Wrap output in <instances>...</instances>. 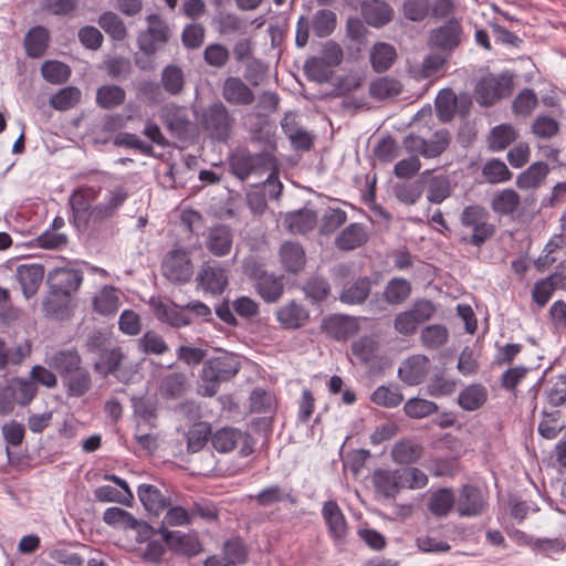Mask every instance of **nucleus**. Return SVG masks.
Wrapping results in <instances>:
<instances>
[{
    "label": "nucleus",
    "instance_id": "58836bf2",
    "mask_svg": "<svg viewBox=\"0 0 566 566\" xmlns=\"http://www.w3.org/2000/svg\"><path fill=\"white\" fill-rule=\"evenodd\" d=\"M189 388L188 378L184 373L175 371L165 375L159 385V392L165 399H178L182 397Z\"/></svg>",
    "mask_w": 566,
    "mask_h": 566
},
{
    "label": "nucleus",
    "instance_id": "a18cd8bd",
    "mask_svg": "<svg viewBox=\"0 0 566 566\" xmlns=\"http://www.w3.org/2000/svg\"><path fill=\"white\" fill-rule=\"evenodd\" d=\"M488 390L481 384H472L465 387L458 396L459 406L467 411L480 409L488 400Z\"/></svg>",
    "mask_w": 566,
    "mask_h": 566
},
{
    "label": "nucleus",
    "instance_id": "338daca9",
    "mask_svg": "<svg viewBox=\"0 0 566 566\" xmlns=\"http://www.w3.org/2000/svg\"><path fill=\"white\" fill-rule=\"evenodd\" d=\"M98 24L113 40L123 41L127 36L123 20L112 11L102 13Z\"/></svg>",
    "mask_w": 566,
    "mask_h": 566
},
{
    "label": "nucleus",
    "instance_id": "603ef678",
    "mask_svg": "<svg viewBox=\"0 0 566 566\" xmlns=\"http://www.w3.org/2000/svg\"><path fill=\"white\" fill-rule=\"evenodd\" d=\"M242 438V431L231 427H223L211 436V443L219 453H228L235 449Z\"/></svg>",
    "mask_w": 566,
    "mask_h": 566
},
{
    "label": "nucleus",
    "instance_id": "09e8293b",
    "mask_svg": "<svg viewBox=\"0 0 566 566\" xmlns=\"http://www.w3.org/2000/svg\"><path fill=\"white\" fill-rule=\"evenodd\" d=\"M126 92L115 84L102 85L96 91V104L103 109H114L124 104Z\"/></svg>",
    "mask_w": 566,
    "mask_h": 566
},
{
    "label": "nucleus",
    "instance_id": "9b49d317",
    "mask_svg": "<svg viewBox=\"0 0 566 566\" xmlns=\"http://www.w3.org/2000/svg\"><path fill=\"white\" fill-rule=\"evenodd\" d=\"M161 273L172 283H188L193 274V265L189 253L182 249L169 251L163 260Z\"/></svg>",
    "mask_w": 566,
    "mask_h": 566
},
{
    "label": "nucleus",
    "instance_id": "f03ea898",
    "mask_svg": "<svg viewBox=\"0 0 566 566\" xmlns=\"http://www.w3.org/2000/svg\"><path fill=\"white\" fill-rule=\"evenodd\" d=\"M196 119L209 139L222 144L231 139L237 126L234 114L219 99L197 112Z\"/></svg>",
    "mask_w": 566,
    "mask_h": 566
},
{
    "label": "nucleus",
    "instance_id": "bb28decb",
    "mask_svg": "<svg viewBox=\"0 0 566 566\" xmlns=\"http://www.w3.org/2000/svg\"><path fill=\"white\" fill-rule=\"evenodd\" d=\"M279 255L282 266L287 273L297 274L305 268V251L296 242H284L280 248Z\"/></svg>",
    "mask_w": 566,
    "mask_h": 566
},
{
    "label": "nucleus",
    "instance_id": "4be33fe9",
    "mask_svg": "<svg viewBox=\"0 0 566 566\" xmlns=\"http://www.w3.org/2000/svg\"><path fill=\"white\" fill-rule=\"evenodd\" d=\"M251 500H254L258 505L268 507L277 503L296 504L297 496L292 486L271 484L261 490L255 495H250Z\"/></svg>",
    "mask_w": 566,
    "mask_h": 566
},
{
    "label": "nucleus",
    "instance_id": "f704fd0d",
    "mask_svg": "<svg viewBox=\"0 0 566 566\" xmlns=\"http://www.w3.org/2000/svg\"><path fill=\"white\" fill-rule=\"evenodd\" d=\"M428 363L426 356H412L399 368L398 376L409 386L418 385L423 381L427 375Z\"/></svg>",
    "mask_w": 566,
    "mask_h": 566
},
{
    "label": "nucleus",
    "instance_id": "de8ad7c7",
    "mask_svg": "<svg viewBox=\"0 0 566 566\" xmlns=\"http://www.w3.org/2000/svg\"><path fill=\"white\" fill-rule=\"evenodd\" d=\"M72 296L50 289L43 301V311L48 316L64 318L69 315Z\"/></svg>",
    "mask_w": 566,
    "mask_h": 566
},
{
    "label": "nucleus",
    "instance_id": "6e6d98bb",
    "mask_svg": "<svg viewBox=\"0 0 566 566\" xmlns=\"http://www.w3.org/2000/svg\"><path fill=\"white\" fill-rule=\"evenodd\" d=\"M422 455V448L410 440H402L395 443L391 450V458L398 464H411Z\"/></svg>",
    "mask_w": 566,
    "mask_h": 566
},
{
    "label": "nucleus",
    "instance_id": "b1692460",
    "mask_svg": "<svg viewBox=\"0 0 566 566\" xmlns=\"http://www.w3.org/2000/svg\"><path fill=\"white\" fill-rule=\"evenodd\" d=\"M253 287L256 294L265 303H276L284 294L285 283L284 276L277 275L274 272H269L261 280H259Z\"/></svg>",
    "mask_w": 566,
    "mask_h": 566
},
{
    "label": "nucleus",
    "instance_id": "f3484780",
    "mask_svg": "<svg viewBox=\"0 0 566 566\" xmlns=\"http://www.w3.org/2000/svg\"><path fill=\"white\" fill-rule=\"evenodd\" d=\"M221 96L223 103L230 106H250L255 101V94L243 78L228 76L221 84Z\"/></svg>",
    "mask_w": 566,
    "mask_h": 566
},
{
    "label": "nucleus",
    "instance_id": "2eb2a0df",
    "mask_svg": "<svg viewBox=\"0 0 566 566\" xmlns=\"http://www.w3.org/2000/svg\"><path fill=\"white\" fill-rule=\"evenodd\" d=\"M462 35L461 22L452 18L439 28L431 30L428 43L431 48L451 52L461 44Z\"/></svg>",
    "mask_w": 566,
    "mask_h": 566
},
{
    "label": "nucleus",
    "instance_id": "393cba45",
    "mask_svg": "<svg viewBox=\"0 0 566 566\" xmlns=\"http://www.w3.org/2000/svg\"><path fill=\"white\" fill-rule=\"evenodd\" d=\"M83 364L76 348L60 349L49 358V366L54 369L61 380L75 371Z\"/></svg>",
    "mask_w": 566,
    "mask_h": 566
},
{
    "label": "nucleus",
    "instance_id": "7c9ffc66",
    "mask_svg": "<svg viewBox=\"0 0 566 566\" xmlns=\"http://www.w3.org/2000/svg\"><path fill=\"white\" fill-rule=\"evenodd\" d=\"M284 223L287 230L295 234L311 232L317 223V213L308 208L286 213Z\"/></svg>",
    "mask_w": 566,
    "mask_h": 566
},
{
    "label": "nucleus",
    "instance_id": "37998d69",
    "mask_svg": "<svg viewBox=\"0 0 566 566\" xmlns=\"http://www.w3.org/2000/svg\"><path fill=\"white\" fill-rule=\"evenodd\" d=\"M363 17L365 21L373 27H382L390 22L394 17V10L384 1H371L363 4Z\"/></svg>",
    "mask_w": 566,
    "mask_h": 566
},
{
    "label": "nucleus",
    "instance_id": "c756f323",
    "mask_svg": "<svg viewBox=\"0 0 566 566\" xmlns=\"http://www.w3.org/2000/svg\"><path fill=\"white\" fill-rule=\"evenodd\" d=\"M370 291L371 280L368 276H360L344 285L339 301L348 305H360L368 298Z\"/></svg>",
    "mask_w": 566,
    "mask_h": 566
},
{
    "label": "nucleus",
    "instance_id": "f257e3e1",
    "mask_svg": "<svg viewBox=\"0 0 566 566\" xmlns=\"http://www.w3.org/2000/svg\"><path fill=\"white\" fill-rule=\"evenodd\" d=\"M428 481L427 474L415 467L376 469L371 474L375 492L386 500H395L403 489H422Z\"/></svg>",
    "mask_w": 566,
    "mask_h": 566
},
{
    "label": "nucleus",
    "instance_id": "4c0bfd02",
    "mask_svg": "<svg viewBox=\"0 0 566 566\" xmlns=\"http://www.w3.org/2000/svg\"><path fill=\"white\" fill-rule=\"evenodd\" d=\"M368 240V233L361 223H350L336 238L335 244L339 250L349 251L361 247Z\"/></svg>",
    "mask_w": 566,
    "mask_h": 566
},
{
    "label": "nucleus",
    "instance_id": "3c124183",
    "mask_svg": "<svg viewBox=\"0 0 566 566\" xmlns=\"http://www.w3.org/2000/svg\"><path fill=\"white\" fill-rule=\"evenodd\" d=\"M548 172L549 168L546 163L536 161L517 176L516 185L521 189L537 188L545 180Z\"/></svg>",
    "mask_w": 566,
    "mask_h": 566
},
{
    "label": "nucleus",
    "instance_id": "8fccbe9b",
    "mask_svg": "<svg viewBox=\"0 0 566 566\" xmlns=\"http://www.w3.org/2000/svg\"><path fill=\"white\" fill-rule=\"evenodd\" d=\"M331 284L322 275L313 274L303 284L302 291L312 303L324 302L331 294Z\"/></svg>",
    "mask_w": 566,
    "mask_h": 566
},
{
    "label": "nucleus",
    "instance_id": "cd10ccee",
    "mask_svg": "<svg viewBox=\"0 0 566 566\" xmlns=\"http://www.w3.org/2000/svg\"><path fill=\"white\" fill-rule=\"evenodd\" d=\"M43 276L44 268L41 264H21L17 269V277L27 298L38 292Z\"/></svg>",
    "mask_w": 566,
    "mask_h": 566
},
{
    "label": "nucleus",
    "instance_id": "72a5a7b5",
    "mask_svg": "<svg viewBox=\"0 0 566 566\" xmlns=\"http://www.w3.org/2000/svg\"><path fill=\"white\" fill-rule=\"evenodd\" d=\"M160 118L174 135L180 137L188 133L190 122L182 107L167 104L160 111Z\"/></svg>",
    "mask_w": 566,
    "mask_h": 566
},
{
    "label": "nucleus",
    "instance_id": "0e129e2a",
    "mask_svg": "<svg viewBox=\"0 0 566 566\" xmlns=\"http://www.w3.org/2000/svg\"><path fill=\"white\" fill-rule=\"evenodd\" d=\"M371 401L384 408H396L403 401V395L394 385L379 386L370 397Z\"/></svg>",
    "mask_w": 566,
    "mask_h": 566
},
{
    "label": "nucleus",
    "instance_id": "4d7b16f0",
    "mask_svg": "<svg viewBox=\"0 0 566 566\" xmlns=\"http://www.w3.org/2000/svg\"><path fill=\"white\" fill-rule=\"evenodd\" d=\"M517 132L511 124H501L491 129L489 136V148L493 151L505 149L509 145L515 142Z\"/></svg>",
    "mask_w": 566,
    "mask_h": 566
},
{
    "label": "nucleus",
    "instance_id": "bf43d9fd",
    "mask_svg": "<svg viewBox=\"0 0 566 566\" xmlns=\"http://www.w3.org/2000/svg\"><path fill=\"white\" fill-rule=\"evenodd\" d=\"M449 339V331L442 324H432L422 328L420 333V342L427 349H439L447 344Z\"/></svg>",
    "mask_w": 566,
    "mask_h": 566
},
{
    "label": "nucleus",
    "instance_id": "1a4fd4ad",
    "mask_svg": "<svg viewBox=\"0 0 566 566\" xmlns=\"http://www.w3.org/2000/svg\"><path fill=\"white\" fill-rule=\"evenodd\" d=\"M451 143V134L447 129H440L426 139L421 136L409 134L403 140L405 149L410 154H418L424 158H437L443 154Z\"/></svg>",
    "mask_w": 566,
    "mask_h": 566
},
{
    "label": "nucleus",
    "instance_id": "49530a36",
    "mask_svg": "<svg viewBox=\"0 0 566 566\" xmlns=\"http://www.w3.org/2000/svg\"><path fill=\"white\" fill-rule=\"evenodd\" d=\"M186 80L180 66L169 64L165 66L160 75V85L171 96L180 95L185 88Z\"/></svg>",
    "mask_w": 566,
    "mask_h": 566
},
{
    "label": "nucleus",
    "instance_id": "9d476101",
    "mask_svg": "<svg viewBox=\"0 0 566 566\" xmlns=\"http://www.w3.org/2000/svg\"><path fill=\"white\" fill-rule=\"evenodd\" d=\"M455 500L457 513L460 517L481 516L489 507L488 491L474 484L462 485Z\"/></svg>",
    "mask_w": 566,
    "mask_h": 566
},
{
    "label": "nucleus",
    "instance_id": "39448f33",
    "mask_svg": "<svg viewBox=\"0 0 566 566\" xmlns=\"http://www.w3.org/2000/svg\"><path fill=\"white\" fill-rule=\"evenodd\" d=\"M38 395V387L24 377H11L0 382V416L14 410L15 405L27 407Z\"/></svg>",
    "mask_w": 566,
    "mask_h": 566
},
{
    "label": "nucleus",
    "instance_id": "5fc2aeb1",
    "mask_svg": "<svg viewBox=\"0 0 566 566\" xmlns=\"http://www.w3.org/2000/svg\"><path fill=\"white\" fill-rule=\"evenodd\" d=\"M411 294V284L402 277L391 279L384 290V300L390 305L402 304Z\"/></svg>",
    "mask_w": 566,
    "mask_h": 566
},
{
    "label": "nucleus",
    "instance_id": "052dcab7",
    "mask_svg": "<svg viewBox=\"0 0 566 566\" xmlns=\"http://www.w3.org/2000/svg\"><path fill=\"white\" fill-rule=\"evenodd\" d=\"M424 187V174L413 181L396 184L394 186L395 197L405 205H415L422 196Z\"/></svg>",
    "mask_w": 566,
    "mask_h": 566
},
{
    "label": "nucleus",
    "instance_id": "dca6fc26",
    "mask_svg": "<svg viewBox=\"0 0 566 566\" xmlns=\"http://www.w3.org/2000/svg\"><path fill=\"white\" fill-rule=\"evenodd\" d=\"M95 200V192L92 188L76 189L69 199L72 211L71 222L80 231L88 230V219L92 210V201Z\"/></svg>",
    "mask_w": 566,
    "mask_h": 566
},
{
    "label": "nucleus",
    "instance_id": "423d86ee",
    "mask_svg": "<svg viewBox=\"0 0 566 566\" xmlns=\"http://www.w3.org/2000/svg\"><path fill=\"white\" fill-rule=\"evenodd\" d=\"M437 312L436 304L428 298H417L411 307L395 316L394 328L402 336L416 334L418 326L430 321Z\"/></svg>",
    "mask_w": 566,
    "mask_h": 566
},
{
    "label": "nucleus",
    "instance_id": "a878e982",
    "mask_svg": "<svg viewBox=\"0 0 566 566\" xmlns=\"http://www.w3.org/2000/svg\"><path fill=\"white\" fill-rule=\"evenodd\" d=\"M62 385L67 397L80 398L85 396L92 389V375L82 364L77 369H75V371L62 380Z\"/></svg>",
    "mask_w": 566,
    "mask_h": 566
},
{
    "label": "nucleus",
    "instance_id": "a211bd4d",
    "mask_svg": "<svg viewBox=\"0 0 566 566\" xmlns=\"http://www.w3.org/2000/svg\"><path fill=\"white\" fill-rule=\"evenodd\" d=\"M83 282L81 270L70 268H56L48 275L50 289L72 296L77 292Z\"/></svg>",
    "mask_w": 566,
    "mask_h": 566
},
{
    "label": "nucleus",
    "instance_id": "69168bd1",
    "mask_svg": "<svg viewBox=\"0 0 566 566\" xmlns=\"http://www.w3.org/2000/svg\"><path fill=\"white\" fill-rule=\"evenodd\" d=\"M30 353L31 348L29 344L9 348L6 342L0 338V370L7 369L10 364L20 365Z\"/></svg>",
    "mask_w": 566,
    "mask_h": 566
},
{
    "label": "nucleus",
    "instance_id": "c03bdc74",
    "mask_svg": "<svg viewBox=\"0 0 566 566\" xmlns=\"http://www.w3.org/2000/svg\"><path fill=\"white\" fill-rule=\"evenodd\" d=\"M521 205V197L514 189L497 191L491 202V209L499 216H512Z\"/></svg>",
    "mask_w": 566,
    "mask_h": 566
},
{
    "label": "nucleus",
    "instance_id": "f8f14e48",
    "mask_svg": "<svg viewBox=\"0 0 566 566\" xmlns=\"http://www.w3.org/2000/svg\"><path fill=\"white\" fill-rule=\"evenodd\" d=\"M196 282L205 293L221 295L229 285V268L218 262H205L197 273Z\"/></svg>",
    "mask_w": 566,
    "mask_h": 566
},
{
    "label": "nucleus",
    "instance_id": "20e7f679",
    "mask_svg": "<svg viewBox=\"0 0 566 566\" xmlns=\"http://www.w3.org/2000/svg\"><path fill=\"white\" fill-rule=\"evenodd\" d=\"M489 210L478 203L469 205L460 213V223L470 229L471 234L462 235L459 242L463 245L481 248L496 234V226L490 222Z\"/></svg>",
    "mask_w": 566,
    "mask_h": 566
},
{
    "label": "nucleus",
    "instance_id": "7ed1b4c3",
    "mask_svg": "<svg viewBox=\"0 0 566 566\" xmlns=\"http://www.w3.org/2000/svg\"><path fill=\"white\" fill-rule=\"evenodd\" d=\"M240 367L237 356L228 352H220L218 356L208 358L199 376L198 394L202 397L216 396L220 385L235 377Z\"/></svg>",
    "mask_w": 566,
    "mask_h": 566
},
{
    "label": "nucleus",
    "instance_id": "2f4dec72",
    "mask_svg": "<svg viewBox=\"0 0 566 566\" xmlns=\"http://www.w3.org/2000/svg\"><path fill=\"white\" fill-rule=\"evenodd\" d=\"M159 533L163 535L164 542L171 551L188 556L196 555L199 551V543L192 536L186 535L179 531H168L164 526L159 528Z\"/></svg>",
    "mask_w": 566,
    "mask_h": 566
},
{
    "label": "nucleus",
    "instance_id": "6e6552de",
    "mask_svg": "<svg viewBox=\"0 0 566 566\" xmlns=\"http://www.w3.org/2000/svg\"><path fill=\"white\" fill-rule=\"evenodd\" d=\"M513 87V76L507 72L483 76L475 86V101L482 106H491L511 95Z\"/></svg>",
    "mask_w": 566,
    "mask_h": 566
},
{
    "label": "nucleus",
    "instance_id": "c85d7f7f",
    "mask_svg": "<svg viewBox=\"0 0 566 566\" xmlns=\"http://www.w3.org/2000/svg\"><path fill=\"white\" fill-rule=\"evenodd\" d=\"M125 359L126 354L122 347L115 346L106 348L98 354V358L94 361L93 367L94 370L103 377H107L109 375L115 376Z\"/></svg>",
    "mask_w": 566,
    "mask_h": 566
},
{
    "label": "nucleus",
    "instance_id": "864d4df0",
    "mask_svg": "<svg viewBox=\"0 0 566 566\" xmlns=\"http://www.w3.org/2000/svg\"><path fill=\"white\" fill-rule=\"evenodd\" d=\"M49 44V32L44 27L32 28L24 39L27 54L31 57H41Z\"/></svg>",
    "mask_w": 566,
    "mask_h": 566
},
{
    "label": "nucleus",
    "instance_id": "680f3d73",
    "mask_svg": "<svg viewBox=\"0 0 566 566\" xmlns=\"http://www.w3.org/2000/svg\"><path fill=\"white\" fill-rule=\"evenodd\" d=\"M211 427L206 422L195 423L187 432V450L196 453L203 449L208 440H211Z\"/></svg>",
    "mask_w": 566,
    "mask_h": 566
},
{
    "label": "nucleus",
    "instance_id": "5701e85b",
    "mask_svg": "<svg viewBox=\"0 0 566 566\" xmlns=\"http://www.w3.org/2000/svg\"><path fill=\"white\" fill-rule=\"evenodd\" d=\"M324 332L336 340H346L359 329L356 318L346 315H334L323 321Z\"/></svg>",
    "mask_w": 566,
    "mask_h": 566
},
{
    "label": "nucleus",
    "instance_id": "774afa93",
    "mask_svg": "<svg viewBox=\"0 0 566 566\" xmlns=\"http://www.w3.org/2000/svg\"><path fill=\"white\" fill-rule=\"evenodd\" d=\"M203 61L210 67L223 69L230 61V51L221 43L208 44L203 50Z\"/></svg>",
    "mask_w": 566,
    "mask_h": 566
},
{
    "label": "nucleus",
    "instance_id": "412c9836",
    "mask_svg": "<svg viewBox=\"0 0 566 566\" xmlns=\"http://www.w3.org/2000/svg\"><path fill=\"white\" fill-rule=\"evenodd\" d=\"M206 249L214 256H226L233 244V233L229 226L218 224L208 229Z\"/></svg>",
    "mask_w": 566,
    "mask_h": 566
},
{
    "label": "nucleus",
    "instance_id": "0eeeda50",
    "mask_svg": "<svg viewBox=\"0 0 566 566\" xmlns=\"http://www.w3.org/2000/svg\"><path fill=\"white\" fill-rule=\"evenodd\" d=\"M274 166V158L266 151L251 154L240 150L230 159V171L240 180H245L251 175L263 174Z\"/></svg>",
    "mask_w": 566,
    "mask_h": 566
},
{
    "label": "nucleus",
    "instance_id": "6ab92c4d",
    "mask_svg": "<svg viewBox=\"0 0 566 566\" xmlns=\"http://www.w3.org/2000/svg\"><path fill=\"white\" fill-rule=\"evenodd\" d=\"M275 317L282 328L294 331L310 321V312L303 304L292 300L277 308Z\"/></svg>",
    "mask_w": 566,
    "mask_h": 566
},
{
    "label": "nucleus",
    "instance_id": "4468645a",
    "mask_svg": "<svg viewBox=\"0 0 566 566\" xmlns=\"http://www.w3.org/2000/svg\"><path fill=\"white\" fill-rule=\"evenodd\" d=\"M148 28L139 33L137 44L139 50L147 56L157 51V43L164 44L169 40V28L159 14L153 13L147 17Z\"/></svg>",
    "mask_w": 566,
    "mask_h": 566
},
{
    "label": "nucleus",
    "instance_id": "c9c22d12",
    "mask_svg": "<svg viewBox=\"0 0 566 566\" xmlns=\"http://www.w3.org/2000/svg\"><path fill=\"white\" fill-rule=\"evenodd\" d=\"M403 90L402 83L392 76H380L369 84V95L376 101H386L397 97Z\"/></svg>",
    "mask_w": 566,
    "mask_h": 566
},
{
    "label": "nucleus",
    "instance_id": "a19ab883",
    "mask_svg": "<svg viewBox=\"0 0 566 566\" xmlns=\"http://www.w3.org/2000/svg\"><path fill=\"white\" fill-rule=\"evenodd\" d=\"M397 60V51L394 45L377 42L370 50V64L376 73L388 71Z\"/></svg>",
    "mask_w": 566,
    "mask_h": 566
},
{
    "label": "nucleus",
    "instance_id": "aec40b11",
    "mask_svg": "<svg viewBox=\"0 0 566 566\" xmlns=\"http://www.w3.org/2000/svg\"><path fill=\"white\" fill-rule=\"evenodd\" d=\"M322 516L328 527L332 538L337 543H343L348 533V526L339 505L336 501H327L322 509Z\"/></svg>",
    "mask_w": 566,
    "mask_h": 566
},
{
    "label": "nucleus",
    "instance_id": "ddd939ff",
    "mask_svg": "<svg viewBox=\"0 0 566 566\" xmlns=\"http://www.w3.org/2000/svg\"><path fill=\"white\" fill-rule=\"evenodd\" d=\"M149 306L158 322L172 328L186 327L192 323V318L187 313H184L182 305H178L171 300L151 296Z\"/></svg>",
    "mask_w": 566,
    "mask_h": 566
},
{
    "label": "nucleus",
    "instance_id": "13d9d810",
    "mask_svg": "<svg viewBox=\"0 0 566 566\" xmlns=\"http://www.w3.org/2000/svg\"><path fill=\"white\" fill-rule=\"evenodd\" d=\"M137 349L145 355L161 356L169 350V346L161 335L149 329L137 339Z\"/></svg>",
    "mask_w": 566,
    "mask_h": 566
},
{
    "label": "nucleus",
    "instance_id": "473e14b6",
    "mask_svg": "<svg viewBox=\"0 0 566 566\" xmlns=\"http://www.w3.org/2000/svg\"><path fill=\"white\" fill-rule=\"evenodd\" d=\"M429 512L438 517H446L453 509L457 510L455 494L451 488H440L431 493L428 503Z\"/></svg>",
    "mask_w": 566,
    "mask_h": 566
},
{
    "label": "nucleus",
    "instance_id": "e433bc0d",
    "mask_svg": "<svg viewBox=\"0 0 566 566\" xmlns=\"http://www.w3.org/2000/svg\"><path fill=\"white\" fill-rule=\"evenodd\" d=\"M138 497L146 511L154 515H159L170 504L169 499L163 495L161 491L151 484L139 485Z\"/></svg>",
    "mask_w": 566,
    "mask_h": 566
},
{
    "label": "nucleus",
    "instance_id": "79ce46f5",
    "mask_svg": "<svg viewBox=\"0 0 566 566\" xmlns=\"http://www.w3.org/2000/svg\"><path fill=\"white\" fill-rule=\"evenodd\" d=\"M380 344L376 335H364L350 345L352 355L360 363L368 364L377 357Z\"/></svg>",
    "mask_w": 566,
    "mask_h": 566
},
{
    "label": "nucleus",
    "instance_id": "e2e57ef3",
    "mask_svg": "<svg viewBox=\"0 0 566 566\" xmlns=\"http://www.w3.org/2000/svg\"><path fill=\"white\" fill-rule=\"evenodd\" d=\"M336 22V14L332 10L321 9L313 15L311 27L316 36L325 38L333 33Z\"/></svg>",
    "mask_w": 566,
    "mask_h": 566
},
{
    "label": "nucleus",
    "instance_id": "ea45409f",
    "mask_svg": "<svg viewBox=\"0 0 566 566\" xmlns=\"http://www.w3.org/2000/svg\"><path fill=\"white\" fill-rule=\"evenodd\" d=\"M427 175L429 171L424 172V176ZM424 185L427 186V199L431 203L439 205L452 193L451 181L444 175L424 177Z\"/></svg>",
    "mask_w": 566,
    "mask_h": 566
}]
</instances>
